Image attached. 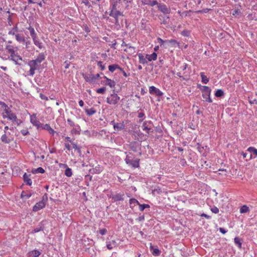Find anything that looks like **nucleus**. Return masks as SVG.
<instances>
[{"label": "nucleus", "instance_id": "54", "mask_svg": "<svg viewBox=\"0 0 257 257\" xmlns=\"http://www.w3.org/2000/svg\"><path fill=\"white\" fill-rule=\"evenodd\" d=\"M156 5H159L158 3V2L156 0L155 1H151L150 2V6H154Z\"/></svg>", "mask_w": 257, "mask_h": 257}, {"label": "nucleus", "instance_id": "24", "mask_svg": "<svg viewBox=\"0 0 257 257\" xmlns=\"http://www.w3.org/2000/svg\"><path fill=\"white\" fill-rule=\"evenodd\" d=\"M28 30L30 31V35L33 38V40H35V39L36 38V34L35 32L34 29L31 27H30L28 28Z\"/></svg>", "mask_w": 257, "mask_h": 257}, {"label": "nucleus", "instance_id": "3", "mask_svg": "<svg viewBox=\"0 0 257 257\" xmlns=\"http://www.w3.org/2000/svg\"><path fill=\"white\" fill-rule=\"evenodd\" d=\"M82 76L86 81L90 83H93L96 79H97L100 77L99 74H97L96 75H94L92 74H85L82 73Z\"/></svg>", "mask_w": 257, "mask_h": 257}, {"label": "nucleus", "instance_id": "9", "mask_svg": "<svg viewBox=\"0 0 257 257\" xmlns=\"http://www.w3.org/2000/svg\"><path fill=\"white\" fill-rule=\"evenodd\" d=\"M45 206V203L43 202V200H41L39 201L38 203H36V205L33 207V210L34 211H37L40 209L44 208Z\"/></svg>", "mask_w": 257, "mask_h": 257}, {"label": "nucleus", "instance_id": "51", "mask_svg": "<svg viewBox=\"0 0 257 257\" xmlns=\"http://www.w3.org/2000/svg\"><path fill=\"white\" fill-rule=\"evenodd\" d=\"M72 145H73V148H74L75 150H77V151H78V152L79 153H80V152H81V151H80V148L79 147H78V146L76 145V144H74V143H72Z\"/></svg>", "mask_w": 257, "mask_h": 257}, {"label": "nucleus", "instance_id": "25", "mask_svg": "<svg viewBox=\"0 0 257 257\" xmlns=\"http://www.w3.org/2000/svg\"><path fill=\"white\" fill-rule=\"evenodd\" d=\"M85 112L87 115L90 116L95 113L96 110L94 108H91L90 109H86Z\"/></svg>", "mask_w": 257, "mask_h": 257}, {"label": "nucleus", "instance_id": "14", "mask_svg": "<svg viewBox=\"0 0 257 257\" xmlns=\"http://www.w3.org/2000/svg\"><path fill=\"white\" fill-rule=\"evenodd\" d=\"M30 175V174L28 175L26 173L23 175V179L24 182L29 186L31 185L32 183L31 179L29 178Z\"/></svg>", "mask_w": 257, "mask_h": 257}, {"label": "nucleus", "instance_id": "18", "mask_svg": "<svg viewBox=\"0 0 257 257\" xmlns=\"http://www.w3.org/2000/svg\"><path fill=\"white\" fill-rule=\"evenodd\" d=\"M157 54L155 52L153 53L151 55H147L146 58H147L149 61L152 60H155L157 59Z\"/></svg>", "mask_w": 257, "mask_h": 257}, {"label": "nucleus", "instance_id": "4", "mask_svg": "<svg viewBox=\"0 0 257 257\" xmlns=\"http://www.w3.org/2000/svg\"><path fill=\"white\" fill-rule=\"evenodd\" d=\"M6 49L11 54V59L15 61L16 64L20 65V63L18 62V59H16L15 58H14L15 51L14 49L13 46L12 45H7L6 47Z\"/></svg>", "mask_w": 257, "mask_h": 257}, {"label": "nucleus", "instance_id": "11", "mask_svg": "<svg viewBox=\"0 0 257 257\" xmlns=\"http://www.w3.org/2000/svg\"><path fill=\"white\" fill-rule=\"evenodd\" d=\"M139 145L136 142H132L130 144V149L134 152H137Z\"/></svg>", "mask_w": 257, "mask_h": 257}, {"label": "nucleus", "instance_id": "29", "mask_svg": "<svg viewBox=\"0 0 257 257\" xmlns=\"http://www.w3.org/2000/svg\"><path fill=\"white\" fill-rule=\"evenodd\" d=\"M224 95V92L221 89H218L215 93V95L216 97H221L223 95Z\"/></svg>", "mask_w": 257, "mask_h": 257}, {"label": "nucleus", "instance_id": "5", "mask_svg": "<svg viewBox=\"0 0 257 257\" xmlns=\"http://www.w3.org/2000/svg\"><path fill=\"white\" fill-rule=\"evenodd\" d=\"M158 9L163 13L165 14H168L170 13L171 10L169 8L167 7L165 4H159L158 5Z\"/></svg>", "mask_w": 257, "mask_h": 257}, {"label": "nucleus", "instance_id": "53", "mask_svg": "<svg viewBox=\"0 0 257 257\" xmlns=\"http://www.w3.org/2000/svg\"><path fill=\"white\" fill-rule=\"evenodd\" d=\"M167 43H171L172 44H177V41H176L175 40H173V39L170 40H167Z\"/></svg>", "mask_w": 257, "mask_h": 257}, {"label": "nucleus", "instance_id": "64", "mask_svg": "<svg viewBox=\"0 0 257 257\" xmlns=\"http://www.w3.org/2000/svg\"><path fill=\"white\" fill-rule=\"evenodd\" d=\"M64 64H65V68L66 69L68 68H69V65H70V62H68V61H65V62H64Z\"/></svg>", "mask_w": 257, "mask_h": 257}, {"label": "nucleus", "instance_id": "56", "mask_svg": "<svg viewBox=\"0 0 257 257\" xmlns=\"http://www.w3.org/2000/svg\"><path fill=\"white\" fill-rule=\"evenodd\" d=\"M107 230L105 228H103V229H101L99 230V233L101 234V235H104L106 232Z\"/></svg>", "mask_w": 257, "mask_h": 257}, {"label": "nucleus", "instance_id": "39", "mask_svg": "<svg viewBox=\"0 0 257 257\" xmlns=\"http://www.w3.org/2000/svg\"><path fill=\"white\" fill-rule=\"evenodd\" d=\"M105 90H106L105 87H103L97 89L96 90V92L98 93L103 94L105 92Z\"/></svg>", "mask_w": 257, "mask_h": 257}, {"label": "nucleus", "instance_id": "20", "mask_svg": "<svg viewBox=\"0 0 257 257\" xmlns=\"http://www.w3.org/2000/svg\"><path fill=\"white\" fill-rule=\"evenodd\" d=\"M139 62L141 64H144L147 63V61L146 60V58L144 57L143 55L142 54H139Z\"/></svg>", "mask_w": 257, "mask_h": 257}, {"label": "nucleus", "instance_id": "37", "mask_svg": "<svg viewBox=\"0 0 257 257\" xmlns=\"http://www.w3.org/2000/svg\"><path fill=\"white\" fill-rule=\"evenodd\" d=\"M149 207H150V206L148 204H139V208L141 211H143L146 208Z\"/></svg>", "mask_w": 257, "mask_h": 257}, {"label": "nucleus", "instance_id": "42", "mask_svg": "<svg viewBox=\"0 0 257 257\" xmlns=\"http://www.w3.org/2000/svg\"><path fill=\"white\" fill-rule=\"evenodd\" d=\"M17 32V27H14L12 30L10 31L9 32V35H15V33Z\"/></svg>", "mask_w": 257, "mask_h": 257}, {"label": "nucleus", "instance_id": "40", "mask_svg": "<svg viewBox=\"0 0 257 257\" xmlns=\"http://www.w3.org/2000/svg\"><path fill=\"white\" fill-rule=\"evenodd\" d=\"M248 151L252 152L253 154L255 155V156H257V150L253 147H249L248 149Z\"/></svg>", "mask_w": 257, "mask_h": 257}, {"label": "nucleus", "instance_id": "44", "mask_svg": "<svg viewBox=\"0 0 257 257\" xmlns=\"http://www.w3.org/2000/svg\"><path fill=\"white\" fill-rule=\"evenodd\" d=\"M134 132L137 134L138 135H139V125H135L133 128Z\"/></svg>", "mask_w": 257, "mask_h": 257}, {"label": "nucleus", "instance_id": "57", "mask_svg": "<svg viewBox=\"0 0 257 257\" xmlns=\"http://www.w3.org/2000/svg\"><path fill=\"white\" fill-rule=\"evenodd\" d=\"M130 204L137 203L138 204H139V202L138 201V200H137L136 199H134V198L131 199L130 200Z\"/></svg>", "mask_w": 257, "mask_h": 257}, {"label": "nucleus", "instance_id": "47", "mask_svg": "<svg viewBox=\"0 0 257 257\" xmlns=\"http://www.w3.org/2000/svg\"><path fill=\"white\" fill-rule=\"evenodd\" d=\"M97 65L100 67L101 70H104L105 69V66L102 65V62L101 61H98Z\"/></svg>", "mask_w": 257, "mask_h": 257}, {"label": "nucleus", "instance_id": "60", "mask_svg": "<svg viewBox=\"0 0 257 257\" xmlns=\"http://www.w3.org/2000/svg\"><path fill=\"white\" fill-rule=\"evenodd\" d=\"M14 58H15L16 59H18V62H19V60L22 61V58L19 55H16L15 54Z\"/></svg>", "mask_w": 257, "mask_h": 257}, {"label": "nucleus", "instance_id": "63", "mask_svg": "<svg viewBox=\"0 0 257 257\" xmlns=\"http://www.w3.org/2000/svg\"><path fill=\"white\" fill-rule=\"evenodd\" d=\"M40 96L42 99L48 100V97L45 96L44 94L41 93Z\"/></svg>", "mask_w": 257, "mask_h": 257}, {"label": "nucleus", "instance_id": "36", "mask_svg": "<svg viewBox=\"0 0 257 257\" xmlns=\"http://www.w3.org/2000/svg\"><path fill=\"white\" fill-rule=\"evenodd\" d=\"M32 194L31 193H27L24 191H23L21 194V197L22 198L24 197H26L27 198H29L31 196Z\"/></svg>", "mask_w": 257, "mask_h": 257}, {"label": "nucleus", "instance_id": "12", "mask_svg": "<svg viewBox=\"0 0 257 257\" xmlns=\"http://www.w3.org/2000/svg\"><path fill=\"white\" fill-rule=\"evenodd\" d=\"M12 140L8 138V136L7 133H5L3 135H2L1 137V141L3 143L5 144H9Z\"/></svg>", "mask_w": 257, "mask_h": 257}, {"label": "nucleus", "instance_id": "13", "mask_svg": "<svg viewBox=\"0 0 257 257\" xmlns=\"http://www.w3.org/2000/svg\"><path fill=\"white\" fill-rule=\"evenodd\" d=\"M45 59V56L43 53H40L39 54L37 58L35 60H32L34 61H36L37 63L40 65V63Z\"/></svg>", "mask_w": 257, "mask_h": 257}, {"label": "nucleus", "instance_id": "33", "mask_svg": "<svg viewBox=\"0 0 257 257\" xmlns=\"http://www.w3.org/2000/svg\"><path fill=\"white\" fill-rule=\"evenodd\" d=\"M249 210L248 207L246 205H243L240 209V212L241 213L248 212Z\"/></svg>", "mask_w": 257, "mask_h": 257}, {"label": "nucleus", "instance_id": "6", "mask_svg": "<svg viewBox=\"0 0 257 257\" xmlns=\"http://www.w3.org/2000/svg\"><path fill=\"white\" fill-rule=\"evenodd\" d=\"M149 92L151 94H154L158 96H161L163 95V93L154 86L149 87Z\"/></svg>", "mask_w": 257, "mask_h": 257}, {"label": "nucleus", "instance_id": "26", "mask_svg": "<svg viewBox=\"0 0 257 257\" xmlns=\"http://www.w3.org/2000/svg\"><path fill=\"white\" fill-rule=\"evenodd\" d=\"M162 192L163 191L161 188L159 186H158L156 188H155L154 189L152 190V194L153 195H155L156 193L159 194Z\"/></svg>", "mask_w": 257, "mask_h": 257}, {"label": "nucleus", "instance_id": "28", "mask_svg": "<svg viewBox=\"0 0 257 257\" xmlns=\"http://www.w3.org/2000/svg\"><path fill=\"white\" fill-rule=\"evenodd\" d=\"M110 16H123V14L122 13L119 12V11H116L115 12H110V13L109 14Z\"/></svg>", "mask_w": 257, "mask_h": 257}, {"label": "nucleus", "instance_id": "22", "mask_svg": "<svg viewBox=\"0 0 257 257\" xmlns=\"http://www.w3.org/2000/svg\"><path fill=\"white\" fill-rule=\"evenodd\" d=\"M40 254V252L38 250H35L29 253L30 257H37Z\"/></svg>", "mask_w": 257, "mask_h": 257}, {"label": "nucleus", "instance_id": "55", "mask_svg": "<svg viewBox=\"0 0 257 257\" xmlns=\"http://www.w3.org/2000/svg\"><path fill=\"white\" fill-rule=\"evenodd\" d=\"M71 133L72 134H77V135H79L80 134V132L79 131H77L76 128H73L72 131H71Z\"/></svg>", "mask_w": 257, "mask_h": 257}, {"label": "nucleus", "instance_id": "21", "mask_svg": "<svg viewBox=\"0 0 257 257\" xmlns=\"http://www.w3.org/2000/svg\"><path fill=\"white\" fill-rule=\"evenodd\" d=\"M202 91H203V93H206L207 95H210L211 93V89L209 88L208 86H202Z\"/></svg>", "mask_w": 257, "mask_h": 257}, {"label": "nucleus", "instance_id": "17", "mask_svg": "<svg viewBox=\"0 0 257 257\" xmlns=\"http://www.w3.org/2000/svg\"><path fill=\"white\" fill-rule=\"evenodd\" d=\"M109 71L113 72L116 69H118L120 71H122V69L120 68L117 64H113L108 66Z\"/></svg>", "mask_w": 257, "mask_h": 257}, {"label": "nucleus", "instance_id": "30", "mask_svg": "<svg viewBox=\"0 0 257 257\" xmlns=\"http://www.w3.org/2000/svg\"><path fill=\"white\" fill-rule=\"evenodd\" d=\"M65 175L68 177H70L72 176V170L70 168H67L65 171Z\"/></svg>", "mask_w": 257, "mask_h": 257}, {"label": "nucleus", "instance_id": "49", "mask_svg": "<svg viewBox=\"0 0 257 257\" xmlns=\"http://www.w3.org/2000/svg\"><path fill=\"white\" fill-rule=\"evenodd\" d=\"M158 42L160 43V45L162 46L165 43H167V41H164L160 38H158L157 39Z\"/></svg>", "mask_w": 257, "mask_h": 257}, {"label": "nucleus", "instance_id": "31", "mask_svg": "<svg viewBox=\"0 0 257 257\" xmlns=\"http://www.w3.org/2000/svg\"><path fill=\"white\" fill-rule=\"evenodd\" d=\"M16 40L20 42H24L25 41L24 37L21 36L20 34L16 35Z\"/></svg>", "mask_w": 257, "mask_h": 257}, {"label": "nucleus", "instance_id": "35", "mask_svg": "<svg viewBox=\"0 0 257 257\" xmlns=\"http://www.w3.org/2000/svg\"><path fill=\"white\" fill-rule=\"evenodd\" d=\"M234 242L236 244H237L238 245V246L239 247H240V248L241 247V240L239 238H238L237 237H235Z\"/></svg>", "mask_w": 257, "mask_h": 257}, {"label": "nucleus", "instance_id": "59", "mask_svg": "<svg viewBox=\"0 0 257 257\" xmlns=\"http://www.w3.org/2000/svg\"><path fill=\"white\" fill-rule=\"evenodd\" d=\"M67 122L69 123L70 126H74L75 124L70 119H67Z\"/></svg>", "mask_w": 257, "mask_h": 257}, {"label": "nucleus", "instance_id": "52", "mask_svg": "<svg viewBox=\"0 0 257 257\" xmlns=\"http://www.w3.org/2000/svg\"><path fill=\"white\" fill-rule=\"evenodd\" d=\"M116 5H117V2H115L112 5V10H111V12H114V11H117L116 8Z\"/></svg>", "mask_w": 257, "mask_h": 257}, {"label": "nucleus", "instance_id": "38", "mask_svg": "<svg viewBox=\"0 0 257 257\" xmlns=\"http://www.w3.org/2000/svg\"><path fill=\"white\" fill-rule=\"evenodd\" d=\"M112 198L116 201L123 200V198L122 197V196L120 194H116L114 195Z\"/></svg>", "mask_w": 257, "mask_h": 257}, {"label": "nucleus", "instance_id": "2", "mask_svg": "<svg viewBox=\"0 0 257 257\" xmlns=\"http://www.w3.org/2000/svg\"><path fill=\"white\" fill-rule=\"evenodd\" d=\"M120 97L117 95V94L113 93L110 94V97L106 98V102L110 104L115 105L117 103Z\"/></svg>", "mask_w": 257, "mask_h": 257}, {"label": "nucleus", "instance_id": "32", "mask_svg": "<svg viewBox=\"0 0 257 257\" xmlns=\"http://www.w3.org/2000/svg\"><path fill=\"white\" fill-rule=\"evenodd\" d=\"M142 127L144 131H145L147 134H149V131L151 130V128L148 127V125H147L146 121L143 123Z\"/></svg>", "mask_w": 257, "mask_h": 257}, {"label": "nucleus", "instance_id": "62", "mask_svg": "<svg viewBox=\"0 0 257 257\" xmlns=\"http://www.w3.org/2000/svg\"><path fill=\"white\" fill-rule=\"evenodd\" d=\"M125 161L127 164H132V161L130 159V158L128 157H126L125 159Z\"/></svg>", "mask_w": 257, "mask_h": 257}, {"label": "nucleus", "instance_id": "48", "mask_svg": "<svg viewBox=\"0 0 257 257\" xmlns=\"http://www.w3.org/2000/svg\"><path fill=\"white\" fill-rule=\"evenodd\" d=\"M182 35L184 36H188L190 34V32L186 30H184L181 33Z\"/></svg>", "mask_w": 257, "mask_h": 257}, {"label": "nucleus", "instance_id": "7", "mask_svg": "<svg viewBox=\"0 0 257 257\" xmlns=\"http://www.w3.org/2000/svg\"><path fill=\"white\" fill-rule=\"evenodd\" d=\"M6 113H7V115L4 116V117H7L9 119L13 121H18V118L15 113H12L11 111L8 110H6Z\"/></svg>", "mask_w": 257, "mask_h": 257}, {"label": "nucleus", "instance_id": "16", "mask_svg": "<svg viewBox=\"0 0 257 257\" xmlns=\"http://www.w3.org/2000/svg\"><path fill=\"white\" fill-rule=\"evenodd\" d=\"M41 127L42 129L47 130L50 133V134L52 135L54 134L55 132L54 131L51 127V126L48 124H45V125L42 124V126H41Z\"/></svg>", "mask_w": 257, "mask_h": 257}, {"label": "nucleus", "instance_id": "1", "mask_svg": "<svg viewBox=\"0 0 257 257\" xmlns=\"http://www.w3.org/2000/svg\"><path fill=\"white\" fill-rule=\"evenodd\" d=\"M28 64L30 67V69L29 72V75L33 76L35 74V71L36 70L39 69L40 65L37 63L36 61H34L33 60L29 61Z\"/></svg>", "mask_w": 257, "mask_h": 257}, {"label": "nucleus", "instance_id": "58", "mask_svg": "<svg viewBox=\"0 0 257 257\" xmlns=\"http://www.w3.org/2000/svg\"><path fill=\"white\" fill-rule=\"evenodd\" d=\"M142 2L144 5H149L151 0H142Z\"/></svg>", "mask_w": 257, "mask_h": 257}, {"label": "nucleus", "instance_id": "46", "mask_svg": "<svg viewBox=\"0 0 257 257\" xmlns=\"http://www.w3.org/2000/svg\"><path fill=\"white\" fill-rule=\"evenodd\" d=\"M0 104L1 105L2 107L5 108V111H6V110H8V105L4 102L0 101Z\"/></svg>", "mask_w": 257, "mask_h": 257}, {"label": "nucleus", "instance_id": "34", "mask_svg": "<svg viewBox=\"0 0 257 257\" xmlns=\"http://www.w3.org/2000/svg\"><path fill=\"white\" fill-rule=\"evenodd\" d=\"M249 102L250 104H257V100L255 98H253V95L248 97Z\"/></svg>", "mask_w": 257, "mask_h": 257}, {"label": "nucleus", "instance_id": "19", "mask_svg": "<svg viewBox=\"0 0 257 257\" xmlns=\"http://www.w3.org/2000/svg\"><path fill=\"white\" fill-rule=\"evenodd\" d=\"M150 249L153 250L152 253L154 255L158 256L160 253V251L158 248H154V246L150 243Z\"/></svg>", "mask_w": 257, "mask_h": 257}, {"label": "nucleus", "instance_id": "41", "mask_svg": "<svg viewBox=\"0 0 257 257\" xmlns=\"http://www.w3.org/2000/svg\"><path fill=\"white\" fill-rule=\"evenodd\" d=\"M115 242L114 241H112V244L111 243H108L107 245H106V246H107V248L110 250V249H112L113 247L115 246Z\"/></svg>", "mask_w": 257, "mask_h": 257}, {"label": "nucleus", "instance_id": "50", "mask_svg": "<svg viewBox=\"0 0 257 257\" xmlns=\"http://www.w3.org/2000/svg\"><path fill=\"white\" fill-rule=\"evenodd\" d=\"M33 41H34V44L38 46L40 48H42L41 43H40L39 41L36 40V39H35V40H33Z\"/></svg>", "mask_w": 257, "mask_h": 257}, {"label": "nucleus", "instance_id": "27", "mask_svg": "<svg viewBox=\"0 0 257 257\" xmlns=\"http://www.w3.org/2000/svg\"><path fill=\"white\" fill-rule=\"evenodd\" d=\"M200 75L202 79V82L205 84L207 83L209 81L208 78L205 75H204V73L202 72L200 73Z\"/></svg>", "mask_w": 257, "mask_h": 257}, {"label": "nucleus", "instance_id": "61", "mask_svg": "<svg viewBox=\"0 0 257 257\" xmlns=\"http://www.w3.org/2000/svg\"><path fill=\"white\" fill-rule=\"evenodd\" d=\"M21 133L24 135L26 136L29 134V132L27 130H23L21 131Z\"/></svg>", "mask_w": 257, "mask_h": 257}, {"label": "nucleus", "instance_id": "43", "mask_svg": "<svg viewBox=\"0 0 257 257\" xmlns=\"http://www.w3.org/2000/svg\"><path fill=\"white\" fill-rule=\"evenodd\" d=\"M41 230H43V227L41 225H39L38 227L34 229V232H38Z\"/></svg>", "mask_w": 257, "mask_h": 257}, {"label": "nucleus", "instance_id": "10", "mask_svg": "<svg viewBox=\"0 0 257 257\" xmlns=\"http://www.w3.org/2000/svg\"><path fill=\"white\" fill-rule=\"evenodd\" d=\"M111 123H113V128H114V130H116V131H120L124 128V124H123V122L115 123L114 121L113 120L111 121Z\"/></svg>", "mask_w": 257, "mask_h": 257}, {"label": "nucleus", "instance_id": "8", "mask_svg": "<svg viewBox=\"0 0 257 257\" xmlns=\"http://www.w3.org/2000/svg\"><path fill=\"white\" fill-rule=\"evenodd\" d=\"M31 122L34 125L37 126L38 129L41 128V126H42V124L39 120H37L35 115L31 116Z\"/></svg>", "mask_w": 257, "mask_h": 257}, {"label": "nucleus", "instance_id": "45", "mask_svg": "<svg viewBox=\"0 0 257 257\" xmlns=\"http://www.w3.org/2000/svg\"><path fill=\"white\" fill-rule=\"evenodd\" d=\"M211 211L213 213H215V214L218 213L219 212V209H218V208L217 207H215H215H213V208H212L211 209Z\"/></svg>", "mask_w": 257, "mask_h": 257}, {"label": "nucleus", "instance_id": "23", "mask_svg": "<svg viewBox=\"0 0 257 257\" xmlns=\"http://www.w3.org/2000/svg\"><path fill=\"white\" fill-rule=\"evenodd\" d=\"M44 172H45V170L42 167H39L37 169H33L32 171V173L33 174H36L38 173H44Z\"/></svg>", "mask_w": 257, "mask_h": 257}, {"label": "nucleus", "instance_id": "15", "mask_svg": "<svg viewBox=\"0 0 257 257\" xmlns=\"http://www.w3.org/2000/svg\"><path fill=\"white\" fill-rule=\"evenodd\" d=\"M104 78L106 79V85H109L111 88L114 87L115 85V82L114 81L107 78L106 76H104Z\"/></svg>", "mask_w": 257, "mask_h": 257}]
</instances>
